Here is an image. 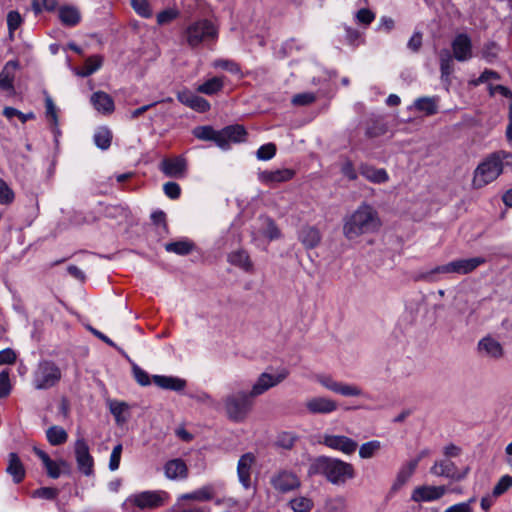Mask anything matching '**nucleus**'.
<instances>
[{
	"instance_id": "obj_1",
	"label": "nucleus",
	"mask_w": 512,
	"mask_h": 512,
	"mask_svg": "<svg viewBox=\"0 0 512 512\" xmlns=\"http://www.w3.org/2000/svg\"><path fill=\"white\" fill-rule=\"evenodd\" d=\"M380 226L381 221L376 209L370 204L362 203L343 219V235L349 241H353L362 235L376 232Z\"/></svg>"
},
{
	"instance_id": "obj_2",
	"label": "nucleus",
	"mask_w": 512,
	"mask_h": 512,
	"mask_svg": "<svg viewBox=\"0 0 512 512\" xmlns=\"http://www.w3.org/2000/svg\"><path fill=\"white\" fill-rule=\"evenodd\" d=\"M309 475H323L334 485H343L354 478L355 471L351 463L338 458L319 456L312 460L308 469Z\"/></svg>"
},
{
	"instance_id": "obj_3",
	"label": "nucleus",
	"mask_w": 512,
	"mask_h": 512,
	"mask_svg": "<svg viewBox=\"0 0 512 512\" xmlns=\"http://www.w3.org/2000/svg\"><path fill=\"white\" fill-rule=\"evenodd\" d=\"M169 494L163 490H147L135 493L122 503L125 512H139L159 508L168 501Z\"/></svg>"
},
{
	"instance_id": "obj_4",
	"label": "nucleus",
	"mask_w": 512,
	"mask_h": 512,
	"mask_svg": "<svg viewBox=\"0 0 512 512\" xmlns=\"http://www.w3.org/2000/svg\"><path fill=\"white\" fill-rule=\"evenodd\" d=\"M223 403L228 419L235 423L244 422L254 405L253 398L246 391H238L227 395Z\"/></svg>"
},
{
	"instance_id": "obj_5",
	"label": "nucleus",
	"mask_w": 512,
	"mask_h": 512,
	"mask_svg": "<svg viewBox=\"0 0 512 512\" xmlns=\"http://www.w3.org/2000/svg\"><path fill=\"white\" fill-rule=\"evenodd\" d=\"M62 370L52 360H40L32 373V385L36 390H48L58 385Z\"/></svg>"
},
{
	"instance_id": "obj_6",
	"label": "nucleus",
	"mask_w": 512,
	"mask_h": 512,
	"mask_svg": "<svg viewBox=\"0 0 512 512\" xmlns=\"http://www.w3.org/2000/svg\"><path fill=\"white\" fill-rule=\"evenodd\" d=\"M184 34L187 44L196 48L201 44L215 42L218 38V29L211 21L202 19L189 24Z\"/></svg>"
},
{
	"instance_id": "obj_7",
	"label": "nucleus",
	"mask_w": 512,
	"mask_h": 512,
	"mask_svg": "<svg viewBox=\"0 0 512 512\" xmlns=\"http://www.w3.org/2000/svg\"><path fill=\"white\" fill-rule=\"evenodd\" d=\"M503 171L502 160L496 156L491 155L483 160L475 169L472 186L475 189H480L496 180Z\"/></svg>"
},
{
	"instance_id": "obj_8",
	"label": "nucleus",
	"mask_w": 512,
	"mask_h": 512,
	"mask_svg": "<svg viewBox=\"0 0 512 512\" xmlns=\"http://www.w3.org/2000/svg\"><path fill=\"white\" fill-rule=\"evenodd\" d=\"M316 381L327 390L344 397H367L359 386L336 381L330 375L319 374L316 376Z\"/></svg>"
},
{
	"instance_id": "obj_9",
	"label": "nucleus",
	"mask_w": 512,
	"mask_h": 512,
	"mask_svg": "<svg viewBox=\"0 0 512 512\" xmlns=\"http://www.w3.org/2000/svg\"><path fill=\"white\" fill-rule=\"evenodd\" d=\"M288 375L289 371L285 368L278 370L275 374L261 373L248 393L252 398L258 397L283 382Z\"/></svg>"
},
{
	"instance_id": "obj_10",
	"label": "nucleus",
	"mask_w": 512,
	"mask_h": 512,
	"mask_svg": "<svg viewBox=\"0 0 512 512\" xmlns=\"http://www.w3.org/2000/svg\"><path fill=\"white\" fill-rule=\"evenodd\" d=\"M74 452L79 471L86 476L92 475L94 460L89 452V446L83 437H79L75 441Z\"/></svg>"
},
{
	"instance_id": "obj_11",
	"label": "nucleus",
	"mask_w": 512,
	"mask_h": 512,
	"mask_svg": "<svg viewBox=\"0 0 512 512\" xmlns=\"http://www.w3.org/2000/svg\"><path fill=\"white\" fill-rule=\"evenodd\" d=\"M320 443L330 449L340 451L346 455L353 454L358 447V443L352 438L329 433H324L322 435Z\"/></svg>"
},
{
	"instance_id": "obj_12",
	"label": "nucleus",
	"mask_w": 512,
	"mask_h": 512,
	"mask_svg": "<svg viewBox=\"0 0 512 512\" xmlns=\"http://www.w3.org/2000/svg\"><path fill=\"white\" fill-rule=\"evenodd\" d=\"M33 451L41 459L49 477L57 479L61 474L69 473L70 466L67 461L63 459L54 461L46 452L37 447H34Z\"/></svg>"
},
{
	"instance_id": "obj_13",
	"label": "nucleus",
	"mask_w": 512,
	"mask_h": 512,
	"mask_svg": "<svg viewBox=\"0 0 512 512\" xmlns=\"http://www.w3.org/2000/svg\"><path fill=\"white\" fill-rule=\"evenodd\" d=\"M446 493L447 488L444 485H421L413 489L411 500L417 503L432 502L441 499Z\"/></svg>"
},
{
	"instance_id": "obj_14",
	"label": "nucleus",
	"mask_w": 512,
	"mask_h": 512,
	"mask_svg": "<svg viewBox=\"0 0 512 512\" xmlns=\"http://www.w3.org/2000/svg\"><path fill=\"white\" fill-rule=\"evenodd\" d=\"M255 462V455L251 452H247L239 458L237 463L238 481L246 490L251 488V470Z\"/></svg>"
},
{
	"instance_id": "obj_15",
	"label": "nucleus",
	"mask_w": 512,
	"mask_h": 512,
	"mask_svg": "<svg viewBox=\"0 0 512 512\" xmlns=\"http://www.w3.org/2000/svg\"><path fill=\"white\" fill-rule=\"evenodd\" d=\"M295 175L292 169L281 168L276 170H264L258 172V180L264 185L274 186L291 180Z\"/></svg>"
},
{
	"instance_id": "obj_16",
	"label": "nucleus",
	"mask_w": 512,
	"mask_h": 512,
	"mask_svg": "<svg viewBox=\"0 0 512 512\" xmlns=\"http://www.w3.org/2000/svg\"><path fill=\"white\" fill-rule=\"evenodd\" d=\"M272 486L280 492H289L300 487L298 476L290 471H280L271 478Z\"/></svg>"
},
{
	"instance_id": "obj_17",
	"label": "nucleus",
	"mask_w": 512,
	"mask_h": 512,
	"mask_svg": "<svg viewBox=\"0 0 512 512\" xmlns=\"http://www.w3.org/2000/svg\"><path fill=\"white\" fill-rule=\"evenodd\" d=\"M159 167L167 177L182 178L187 170V161L183 156L164 158Z\"/></svg>"
},
{
	"instance_id": "obj_18",
	"label": "nucleus",
	"mask_w": 512,
	"mask_h": 512,
	"mask_svg": "<svg viewBox=\"0 0 512 512\" xmlns=\"http://www.w3.org/2000/svg\"><path fill=\"white\" fill-rule=\"evenodd\" d=\"M305 406L311 414H330L338 409L336 401L324 396H317L308 399Z\"/></svg>"
},
{
	"instance_id": "obj_19",
	"label": "nucleus",
	"mask_w": 512,
	"mask_h": 512,
	"mask_svg": "<svg viewBox=\"0 0 512 512\" xmlns=\"http://www.w3.org/2000/svg\"><path fill=\"white\" fill-rule=\"evenodd\" d=\"M452 50L455 59L464 62L472 57V43L467 34H458L452 42Z\"/></svg>"
},
{
	"instance_id": "obj_20",
	"label": "nucleus",
	"mask_w": 512,
	"mask_h": 512,
	"mask_svg": "<svg viewBox=\"0 0 512 512\" xmlns=\"http://www.w3.org/2000/svg\"><path fill=\"white\" fill-rule=\"evenodd\" d=\"M177 99L182 104L200 113L209 111L211 107L210 103L206 99L192 93L189 90L178 92Z\"/></svg>"
},
{
	"instance_id": "obj_21",
	"label": "nucleus",
	"mask_w": 512,
	"mask_h": 512,
	"mask_svg": "<svg viewBox=\"0 0 512 512\" xmlns=\"http://www.w3.org/2000/svg\"><path fill=\"white\" fill-rule=\"evenodd\" d=\"M477 348L478 352L482 356L492 359H500L504 354V350L500 342L491 336L482 338L478 342Z\"/></svg>"
},
{
	"instance_id": "obj_22",
	"label": "nucleus",
	"mask_w": 512,
	"mask_h": 512,
	"mask_svg": "<svg viewBox=\"0 0 512 512\" xmlns=\"http://www.w3.org/2000/svg\"><path fill=\"white\" fill-rule=\"evenodd\" d=\"M19 67L17 60L8 61L0 72V89L10 93L14 92V79Z\"/></svg>"
},
{
	"instance_id": "obj_23",
	"label": "nucleus",
	"mask_w": 512,
	"mask_h": 512,
	"mask_svg": "<svg viewBox=\"0 0 512 512\" xmlns=\"http://www.w3.org/2000/svg\"><path fill=\"white\" fill-rule=\"evenodd\" d=\"M164 474L170 480H182L187 478L188 468L182 459H172L164 465Z\"/></svg>"
},
{
	"instance_id": "obj_24",
	"label": "nucleus",
	"mask_w": 512,
	"mask_h": 512,
	"mask_svg": "<svg viewBox=\"0 0 512 512\" xmlns=\"http://www.w3.org/2000/svg\"><path fill=\"white\" fill-rule=\"evenodd\" d=\"M58 17L64 26L74 27L81 21V13L76 6L62 5L58 10Z\"/></svg>"
},
{
	"instance_id": "obj_25",
	"label": "nucleus",
	"mask_w": 512,
	"mask_h": 512,
	"mask_svg": "<svg viewBox=\"0 0 512 512\" xmlns=\"http://www.w3.org/2000/svg\"><path fill=\"white\" fill-rule=\"evenodd\" d=\"M440 98L438 96H425L417 98L410 109L414 108L419 112H423L427 116L434 115L438 112Z\"/></svg>"
},
{
	"instance_id": "obj_26",
	"label": "nucleus",
	"mask_w": 512,
	"mask_h": 512,
	"mask_svg": "<svg viewBox=\"0 0 512 512\" xmlns=\"http://www.w3.org/2000/svg\"><path fill=\"white\" fill-rule=\"evenodd\" d=\"M485 262V259L482 257H472L467 259H457L454 261H451L452 267H453V273L464 275L472 272L475 270L478 266L483 264Z\"/></svg>"
},
{
	"instance_id": "obj_27",
	"label": "nucleus",
	"mask_w": 512,
	"mask_h": 512,
	"mask_svg": "<svg viewBox=\"0 0 512 512\" xmlns=\"http://www.w3.org/2000/svg\"><path fill=\"white\" fill-rule=\"evenodd\" d=\"M93 107L100 113L110 114L114 111V101L105 92L98 91L92 94L90 99Z\"/></svg>"
},
{
	"instance_id": "obj_28",
	"label": "nucleus",
	"mask_w": 512,
	"mask_h": 512,
	"mask_svg": "<svg viewBox=\"0 0 512 512\" xmlns=\"http://www.w3.org/2000/svg\"><path fill=\"white\" fill-rule=\"evenodd\" d=\"M298 239L306 249H312L320 243L321 234L316 227L305 226L299 231Z\"/></svg>"
},
{
	"instance_id": "obj_29",
	"label": "nucleus",
	"mask_w": 512,
	"mask_h": 512,
	"mask_svg": "<svg viewBox=\"0 0 512 512\" xmlns=\"http://www.w3.org/2000/svg\"><path fill=\"white\" fill-rule=\"evenodd\" d=\"M359 173L368 181L376 184L385 183L389 180L388 173L383 168L363 164L359 168Z\"/></svg>"
},
{
	"instance_id": "obj_30",
	"label": "nucleus",
	"mask_w": 512,
	"mask_h": 512,
	"mask_svg": "<svg viewBox=\"0 0 512 512\" xmlns=\"http://www.w3.org/2000/svg\"><path fill=\"white\" fill-rule=\"evenodd\" d=\"M420 462V458H414L407 462H405L401 468L399 469L396 480L394 482L393 488L396 489L404 485L414 474L418 464Z\"/></svg>"
},
{
	"instance_id": "obj_31",
	"label": "nucleus",
	"mask_w": 512,
	"mask_h": 512,
	"mask_svg": "<svg viewBox=\"0 0 512 512\" xmlns=\"http://www.w3.org/2000/svg\"><path fill=\"white\" fill-rule=\"evenodd\" d=\"M153 382L160 388L173 391H181L186 386L184 379L173 376L154 375Z\"/></svg>"
},
{
	"instance_id": "obj_32",
	"label": "nucleus",
	"mask_w": 512,
	"mask_h": 512,
	"mask_svg": "<svg viewBox=\"0 0 512 512\" xmlns=\"http://www.w3.org/2000/svg\"><path fill=\"white\" fill-rule=\"evenodd\" d=\"M215 494L216 486L214 484H207L194 490L193 492L183 494L181 499L204 502L212 500Z\"/></svg>"
},
{
	"instance_id": "obj_33",
	"label": "nucleus",
	"mask_w": 512,
	"mask_h": 512,
	"mask_svg": "<svg viewBox=\"0 0 512 512\" xmlns=\"http://www.w3.org/2000/svg\"><path fill=\"white\" fill-rule=\"evenodd\" d=\"M430 473L437 477L455 478L457 470L455 464L448 459L436 461L430 468Z\"/></svg>"
},
{
	"instance_id": "obj_34",
	"label": "nucleus",
	"mask_w": 512,
	"mask_h": 512,
	"mask_svg": "<svg viewBox=\"0 0 512 512\" xmlns=\"http://www.w3.org/2000/svg\"><path fill=\"white\" fill-rule=\"evenodd\" d=\"M7 473L13 477L15 483H20L25 477V469L16 453H10L8 459Z\"/></svg>"
},
{
	"instance_id": "obj_35",
	"label": "nucleus",
	"mask_w": 512,
	"mask_h": 512,
	"mask_svg": "<svg viewBox=\"0 0 512 512\" xmlns=\"http://www.w3.org/2000/svg\"><path fill=\"white\" fill-rule=\"evenodd\" d=\"M441 274H454L451 262L436 266L431 270L421 273L418 279L427 282H435L439 280V275Z\"/></svg>"
},
{
	"instance_id": "obj_36",
	"label": "nucleus",
	"mask_w": 512,
	"mask_h": 512,
	"mask_svg": "<svg viewBox=\"0 0 512 512\" xmlns=\"http://www.w3.org/2000/svg\"><path fill=\"white\" fill-rule=\"evenodd\" d=\"M224 86L223 78L221 77H212L205 81L204 83L198 85L196 87V91L198 93H202L208 96L215 95L219 91L222 90Z\"/></svg>"
},
{
	"instance_id": "obj_37",
	"label": "nucleus",
	"mask_w": 512,
	"mask_h": 512,
	"mask_svg": "<svg viewBox=\"0 0 512 512\" xmlns=\"http://www.w3.org/2000/svg\"><path fill=\"white\" fill-rule=\"evenodd\" d=\"M228 261L232 265H235L245 271H250L252 269V263L249 255L243 250H237L230 253L228 255Z\"/></svg>"
},
{
	"instance_id": "obj_38",
	"label": "nucleus",
	"mask_w": 512,
	"mask_h": 512,
	"mask_svg": "<svg viewBox=\"0 0 512 512\" xmlns=\"http://www.w3.org/2000/svg\"><path fill=\"white\" fill-rule=\"evenodd\" d=\"M46 437L51 445L58 446L67 441L68 434L64 428L54 425L47 429Z\"/></svg>"
},
{
	"instance_id": "obj_39",
	"label": "nucleus",
	"mask_w": 512,
	"mask_h": 512,
	"mask_svg": "<svg viewBox=\"0 0 512 512\" xmlns=\"http://www.w3.org/2000/svg\"><path fill=\"white\" fill-rule=\"evenodd\" d=\"M102 63V57L99 55H94L86 59L84 66L75 72L78 76L87 77L96 72L102 66Z\"/></svg>"
},
{
	"instance_id": "obj_40",
	"label": "nucleus",
	"mask_w": 512,
	"mask_h": 512,
	"mask_svg": "<svg viewBox=\"0 0 512 512\" xmlns=\"http://www.w3.org/2000/svg\"><path fill=\"white\" fill-rule=\"evenodd\" d=\"M95 145L101 150H107L112 141V132L107 127H99L93 136Z\"/></svg>"
},
{
	"instance_id": "obj_41",
	"label": "nucleus",
	"mask_w": 512,
	"mask_h": 512,
	"mask_svg": "<svg viewBox=\"0 0 512 512\" xmlns=\"http://www.w3.org/2000/svg\"><path fill=\"white\" fill-rule=\"evenodd\" d=\"M381 447L382 444L378 440L365 442L359 447V457L361 459H370L378 454Z\"/></svg>"
},
{
	"instance_id": "obj_42",
	"label": "nucleus",
	"mask_w": 512,
	"mask_h": 512,
	"mask_svg": "<svg viewBox=\"0 0 512 512\" xmlns=\"http://www.w3.org/2000/svg\"><path fill=\"white\" fill-rule=\"evenodd\" d=\"M440 70L442 81L449 82V76L453 71V60L449 51H442L440 54Z\"/></svg>"
},
{
	"instance_id": "obj_43",
	"label": "nucleus",
	"mask_w": 512,
	"mask_h": 512,
	"mask_svg": "<svg viewBox=\"0 0 512 512\" xmlns=\"http://www.w3.org/2000/svg\"><path fill=\"white\" fill-rule=\"evenodd\" d=\"M289 506L294 512H310L313 501L308 497L298 496L290 500Z\"/></svg>"
},
{
	"instance_id": "obj_44",
	"label": "nucleus",
	"mask_w": 512,
	"mask_h": 512,
	"mask_svg": "<svg viewBox=\"0 0 512 512\" xmlns=\"http://www.w3.org/2000/svg\"><path fill=\"white\" fill-rule=\"evenodd\" d=\"M224 135L231 143H238L245 139L246 131L241 125H231L223 128Z\"/></svg>"
},
{
	"instance_id": "obj_45",
	"label": "nucleus",
	"mask_w": 512,
	"mask_h": 512,
	"mask_svg": "<svg viewBox=\"0 0 512 512\" xmlns=\"http://www.w3.org/2000/svg\"><path fill=\"white\" fill-rule=\"evenodd\" d=\"M165 249L178 255H187L192 251L193 244L189 241H176L167 243Z\"/></svg>"
},
{
	"instance_id": "obj_46",
	"label": "nucleus",
	"mask_w": 512,
	"mask_h": 512,
	"mask_svg": "<svg viewBox=\"0 0 512 512\" xmlns=\"http://www.w3.org/2000/svg\"><path fill=\"white\" fill-rule=\"evenodd\" d=\"M512 487V476L503 475L492 490V497L497 498L506 493Z\"/></svg>"
},
{
	"instance_id": "obj_47",
	"label": "nucleus",
	"mask_w": 512,
	"mask_h": 512,
	"mask_svg": "<svg viewBox=\"0 0 512 512\" xmlns=\"http://www.w3.org/2000/svg\"><path fill=\"white\" fill-rule=\"evenodd\" d=\"M109 408L118 424H122L126 421L124 413L128 410V405L125 402L112 401L109 404Z\"/></svg>"
},
{
	"instance_id": "obj_48",
	"label": "nucleus",
	"mask_w": 512,
	"mask_h": 512,
	"mask_svg": "<svg viewBox=\"0 0 512 512\" xmlns=\"http://www.w3.org/2000/svg\"><path fill=\"white\" fill-rule=\"evenodd\" d=\"M131 5L135 12L143 18H150L153 14L148 0H131Z\"/></svg>"
},
{
	"instance_id": "obj_49",
	"label": "nucleus",
	"mask_w": 512,
	"mask_h": 512,
	"mask_svg": "<svg viewBox=\"0 0 512 512\" xmlns=\"http://www.w3.org/2000/svg\"><path fill=\"white\" fill-rule=\"evenodd\" d=\"M11 390L12 384L10 381L9 370H2L0 372V399L8 397Z\"/></svg>"
},
{
	"instance_id": "obj_50",
	"label": "nucleus",
	"mask_w": 512,
	"mask_h": 512,
	"mask_svg": "<svg viewBox=\"0 0 512 512\" xmlns=\"http://www.w3.org/2000/svg\"><path fill=\"white\" fill-rule=\"evenodd\" d=\"M297 438V435L292 432H282L278 435L276 444L281 448L291 449L294 446Z\"/></svg>"
},
{
	"instance_id": "obj_51",
	"label": "nucleus",
	"mask_w": 512,
	"mask_h": 512,
	"mask_svg": "<svg viewBox=\"0 0 512 512\" xmlns=\"http://www.w3.org/2000/svg\"><path fill=\"white\" fill-rule=\"evenodd\" d=\"M500 52V47L497 43L491 41L484 45L482 49V56L488 62H493Z\"/></svg>"
},
{
	"instance_id": "obj_52",
	"label": "nucleus",
	"mask_w": 512,
	"mask_h": 512,
	"mask_svg": "<svg viewBox=\"0 0 512 512\" xmlns=\"http://www.w3.org/2000/svg\"><path fill=\"white\" fill-rule=\"evenodd\" d=\"M3 115L7 119H11L12 117L17 116L22 123H25L28 120L35 118V115L32 112L22 113L21 111L17 110L16 108H13V107H5L3 109Z\"/></svg>"
},
{
	"instance_id": "obj_53",
	"label": "nucleus",
	"mask_w": 512,
	"mask_h": 512,
	"mask_svg": "<svg viewBox=\"0 0 512 512\" xmlns=\"http://www.w3.org/2000/svg\"><path fill=\"white\" fill-rule=\"evenodd\" d=\"M216 130L211 126H198L193 129V135L200 140L209 141L214 139Z\"/></svg>"
},
{
	"instance_id": "obj_54",
	"label": "nucleus",
	"mask_w": 512,
	"mask_h": 512,
	"mask_svg": "<svg viewBox=\"0 0 512 512\" xmlns=\"http://www.w3.org/2000/svg\"><path fill=\"white\" fill-rule=\"evenodd\" d=\"M14 200V192L9 185L0 178V204L7 205Z\"/></svg>"
},
{
	"instance_id": "obj_55",
	"label": "nucleus",
	"mask_w": 512,
	"mask_h": 512,
	"mask_svg": "<svg viewBox=\"0 0 512 512\" xmlns=\"http://www.w3.org/2000/svg\"><path fill=\"white\" fill-rule=\"evenodd\" d=\"M276 154V146L273 143H267L262 145L256 153L259 160L268 161L272 159Z\"/></svg>"
},
{
	"instance_id": "obj_56",
	"label": "nucleus",
	"mask_w": 512,
	"mask_h": 512,
	"mask_svg": "<svg viewBox=\"0 0 512 512\" xmlns=\"http://www.w3.org/2000/svg\"><path fill=\"white\" fill-rule=\"evenodd\" d=\"M179 16V11L176 8H168L157 14V23L164 25L172 22Z\"/></svg>"
},
{
	"instance_id": "obj_57",
	"label": "nucleus",
	"mask_w": 512,
	"mask_h": 512,
	"mask_svg": "<svg viewBox=\"0 0 512 512\" xmlns=\"http://www.w3.org/2000/svg\"><path fill=\"white\" fill-rule=\"evenodd\" d=\"M213 67L227 70L233 74H239L241 72L239 65L232 60H224V59L215 60L213 62Z\"/></svg>"
},
{
	"instance_id": "obj_58",
	"label": "nucleus",
	"mask_w": 512,
	"mask_h": 512,
	"mask_svg": "<svg viewBox=\"0 0 512 512\" xmlns=\"http://www.w3.org/2000/svg\"><path fill=\"white\" fill-rule=\"evenodd\" d=\"M316 100V96L312 92L299 93L293 96L292 103L297 106H305L313 103Z\"/></svg>"
},
{
	"instance_id": "obj_59",
	"label": "nucleus",
	"mask_w": 512,
	"mask_h": 512,
	"mask_svg": "<svg viewBox=\"0 0 512 512\" xmlns=\"http://www.w3.org/2000/svg\"><path fill=\"white\" fill-rule=\"evenodd\" d=\"M45 108H46V116L50 119L51 123L57 127L58 125V116L56 106L50 96H46L45 98Z\"/></svg>"
},
{
	"instance_id": "obj_60",
	"label": "nucleus",
	"mask_w": 512,
	"mask_h": 512,
	"mask_svg": "<svg viewBox=\"0 0 512 512\" xmlns=\"http://www.w3.org/2000/svg\"><path fill=\"white\" fill-rule=\"evenodd\" d=\"M58 490L51 487H42L35 490L32 494L34 498H42L47 500H53L57 497Z\"/></svg>"
},
{
	"instance_id": "obj_61",
	"label": "nucleus",
	"mask_w": 512,
	"mask_h": 512,
	"mask_svg": "<svg viewBox=\"0 0 512 512\" xmlns=\"http://www.w3.org/2000/svg\"><path fill=\"white\" fill-rule=\"evenodd\" d=\"M121 454H122V445L118 444L113 448L111 455H110L109 469L111 471H116L119 468Z\"/></svg>"
},
{
	"instance_id": "obj_62",
	"label": "nucleus",
	"mask_w": 512,
	"mask_h": 512,
	"mask_svg": "<svg viewBox=\"0 0 512 512\" xmlns=\"http://www.w3.org/2000/svg\"><path fill=\"white\" fill-rule=\"evenodd\" d=\"M22 23V18L19 12L10 11L7 15V26L10 34H12Z\"/></svg>"
},
{
	"instance_id": "obj_63",
	"label": "nucleus",
	"mask_w": 512,
	"mask_h": 512,
	"mask_svg": "<svg viewBox=\"0 0 512 512\" xmlns=\"http://www.w3.org/2000/svg\"><path fill=\"white\" fill-rule=\"evenodd\" d=\"M132 371L134 378L140 385L147 386L150 384V377L148 373L144 371L142 368H140L138 365L133 364Z\"/></svg>"
},
{
	"instance_id": "obj_64",
	"label": "nucleus",
	"mask_w": 512,
	"mask_h": 512,
	"mask_svg": "<svg viewBox=\"0 0 512 512\" xmlns=\"http://www.w3.org/2000/svg\"><path fill=\"white\" fill-rule=\"evenodd\" d=\"M475 501L474 498L466 502H461L448 507L444 512H473L471 504Z\"/></svg>"
}]
</instances>
